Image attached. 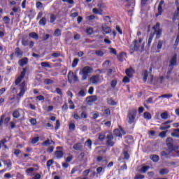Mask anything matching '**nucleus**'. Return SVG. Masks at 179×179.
<instances>
[{
	"instance_id": "f257e3e1",
	"label": "nucleus",
	"mask_w": 179,
	"mask_h": 179,
	"mask_svg": "<svg viewBox=\"0 0 179 179\" xmlns=\"http://www.w3.org/2000/svg\"><path fill=\"white\" fill-rule=\"evenodd\" d=\"M145 48V42H142V38L138 37V40H134L130 45L131 51H140L142 52Z\"/></svg>"
},
{
	"instance_id": "f03ea898",
	"label": "nucleus",
	"mask_w": 179,
	"mask_h": 179,
	"mask_svg": "<svg viewBox=\"0 0 179 179\" xmlns=\"http://www.w3.org/2000/svg\"><path fill=\"white\" fill-rule=\"evenodd\" d=\"M166 145L168 146V149L162 151L161 152V156L162 157H164L165 159H169L170 157V154L174 150V148L173 147V144L171 142H173V138H168L166 139Z\"/></svg>"
},
{
	"instance_id": "7ed1b4c3",
	"label": "nucleus",
	"mask_w": 179,
	"mask_h": 179,
	"mask_svg": "<svg viewBox=\"0 0 179 179\" xmlns=\"http://www.w3.org/2000/svg\"><path fill=\"white\" fill-rule=\"evenodd\" d=\"M90 73H93V68L86 66L81 69L79 72V75L82 76V80H86Z\"/></svg>"
},
{
	"instance_id": "20e7f679",
	"label": "nucleus",
	"mask_w": 179,
	"mask_h": 179,
	"mask_svg": "<svg viewBox=\"0 0 179 179\" xmlns=\"http://www.w3.org/2000/svg\"><path fill=\"white\" fill-rule=\"evenodd\" d=\"M136 109H131L129 111L127 116V121L128 124H135L136 118Z\"/></svg>"
},
{
	"instance_id": "39448f33",
	"label": "nucleus",
	"mask_w": 179,
	"mask_h": 179,
	"mask_svg": "<svg viewBox=\"0 0 179 179\" xmlns=\"http://www.w3.org/2000/svg\"><path fill=\"white\" fill-rule=\"evenodd\" d=\"M176 65H177V54L173 55V56L169 61V70L168 71V73L169 74L171 73Z\"/></svg>"
},
{
	"instance_id": "423d86ee",
	"label": "nucleus",
	"mask_w": 179,
	"mask_h": 179,
	"mask_svg": "<svg viewBox=\"0 0 179 179\" xmlns=\"http://www.w3.org/2000/svg\"><path fill=\"white\" fill-rule=\"evenodd\" d=\"M115 144L114 141V136L112 134H108L106 136V145L107 146L113 147Z\"/></svg>"
},
{
	"instance_id": "0eeeda50",
	"label": "nucleus",
	"mask_w": 179,
	"mask_h": 179,
	"mask_svg": "<svg viewBox=\"0 0 179 179\" xmlns=\"http://www.w3.org/2000/svg\"><path fill=\"white\" fill-rule=\"evenodd\" d=\"M67 78L69 83H73V82H78V76L74 74V73L72 71L69 72Z\"/></svg>"
},
{
	"instance_id": "6e6552de",
	"label": "nucleus",
	"mask_w": 179,
	"mask_h": 179,
	"mask_svg": "<svg viewBox=\"0 0 179 179\" xmlns=\"http://www.w3.org/2000/svg\"><path fill=\"white\" fill-rule=\"evenodd\" d=\"M153 30H155V34L157 36V38H160L162 36V29H160V23L157 22L154 27Z\"/></svg>"
},
{
	"instance_id": "1a4fd4ad",
	"label": "nucleus",
	"mask_w": 179,
	"mask_h": 179,
	"mask_svg": "<svg viewBox=\"0 0 179 179\" xmlns=\"http://www.w3.org/2000/svg\"><path fill=\"white\" fill-rule=\"evenodd\" d=\"M171 122H173V120H169L162 123L159 127V129H161V131H166V129H170V128H171V126H170V124H171Z\"/></svg>"
},
{
	"instance_id": "9d476101",
	"label": "nucleus",
	"mask_w": 179,
	"mask_h": 179,
	"mask_svg": "<svg viewBox=\"0 0 179 179\" xmlns=\"http://www.w3.org/2000/svg\"><path fill=\"white\" fill-rule=\"evenodd\" d=\"M90 81L92 85H99V83H101V80H100V76H92Z\"/></svg>"
},
{
	"instance_id": "9b49d317",
	"label": "nucleus",
	"mask_w": 179,
	"mask_h": 179,
	"mask_svg": "<svg viewBox=\"0 0 179 179\" xmlns=\"http://www.w3.org/2000/svg\"><path fill=\"white\" fill-rule=\"evenodd\" d=\"M26 83L23 82L20 85V93L18 94L19 97H23L24 96V93H26Z\"/></svg>"
},
{
	"instance_id": "f8f14e48",
	"label": "nucleus",
	"mask_w": 179,
	"mask_h": 179,
	"mask_svg": "<svg viewBox=\"0 0 179 179\" xmlns=\"http://www.w3.org/2000/svg\"><path fill=\"white\" fill-rule=\"evenodd\" d=\"M114 134L116 136L121 138L122 135H125V131L122 129V128L116 129L114 130Z\"/></svg>"
},
{
	"instance_id": "ddd939ff",
	"label": "nucleus",
	"mask_w": 179,
	"mask_h": 179,
	"mask_svg": "<svg viewBox=\"0 0 179 179\" xmlns=\"http://www.w3.org/2000/svg\"><path fill=\"white\" fill-rule=\"evenodd\" d=\"M94 101H97V96L96 95L88 96L87 98V103L88 104H92V103H94Z\"/></svg>"
},
{
	"instance_id": "4468645a",
	"label": "nucleus",
	"mask_w": 179,
	"mask_h": 179,
	"mask_svg": "<svg viewBox=\"0 0 179 179\" xmlns=\"http://www.w3.org/2000/svg\"><path fill=\"white\" fill-rule=\"evenodd\" d=\"M29 63V59L27 57H24L20 60H19L18 64L20 66H24V65H27Z\"/></svg>"
},
{
	"instance_id": "2eb2a0df",
	"label": "nucleus",
	"mask_w": 179,
	"mask_h": 179,
	"mask_svg": "<svg viewBox=\"0 0 179 179\" xmlns=\"http://www.w3.org/2000/svg\"><path fill=\"white\" fill-rule=\"evenodd\" d=\"M15 55L17 58H22V57H23V52L22 50H20V48H17L15 50Z\"/></svg>"
},
{
	"instance_id": "dca6fc26",
	"label": "nucleus",
	"mask_w": 179,
	"mask_h": 179,
	"mask_svg": "<svg viewBox=\"0 0 179 179\" xmlns=\"http://www.w3.org/2000/svg\"><path fill=\"white\" fill-rule=\"evenodd\" d=\"M164 3V0H161L159 6H158V13L156 15V16H159V15H162L163 12V4Z\"/></svg>"
},
{
	"instance_id": "f3484780",
	"label": "nucleus",
	"mask_w": 179,
	"mask_h": 179,
	"mask_svg": "<svg viewBox=\"0 0 179 179\" xmlns=\"http://www.w3.org/2000/svg\"><path fill=\"white\" fill-rule=\"evenodd\" d=\"M150 159H151V160H152V162L155 163H157V162L160 160V157H159L157 155H152L150 156Z\"/></svg>"
},
{
	"instance_id": "a211bd4d",
	"label": "nucleus",
	"mask_w": 179,
	"mask_h": 179,
	"mask_svg": "<svg viewBox=\"0 0 179 179\" xmlns=\"http://www.w3.org/2000/svg\"><path fill=\"white\" fill-rule=\"evenodd\" d=\"M102 30L103 31V34H108L111 33V28L106 25L102 27Z\"/></svg>"
},
{
	"instance_id": "6ab92c4d",
	"label": "nucleus",
	"mask_w": 179,
	"mask_h": 179,
	"mask_svg": "<svg viewBox=\"0 0 179 179\" xmlns=\"http://www.w3.org/2000/svg\"><path fill=\"white\" fill-rule=\"evenodd\" d=\"M3 163L5 166H7V169H9L10 170L12 169V162L10 159L4 160Z\"/></svg>"
},
{
	"instance_id": "aec40b11",
	"label": "nucleus",
	"mask_w": 179,
	"mask_h": 179,
	"mask_svg": "<svg viewBox=\"0 0 179 179\" xmlns=\"http://www.w3.org/2000/svg\"><path fill=\"white\" fill-rule=\"evenodd\" d=\"M20 113H22V109H18L17 110H15L13 113V116L14 118H19L20 117Z\"/></svg>"
},
{
	"instance_id": "412c9836",
	"label": "nucleus",
	"mask_w": 179,
	"mask_h": 179,
	"mask_svg": "<svg viewBox=\"0 0 179 179\" xmlns=\"http://www.w3.org/2000/svg\"><path fill=\"white\" fill-rule=\"evenodd\" d=\"M55 155L57 159H62V157H64V152H62V151L61 150H57L55 152Z\"/></svg>"
},
{
	"instance_id": "4be33fe9",
	"label": "nucleus",
	"mask_w": 179,
	"mask_h": 179,
	"mask_svg": "<svg viewBox=\"0 0 179 179\" xmlns=\"http://www.w3.org/2000/svg\"><path fill=\"white\" fill-rule=\"evenodd\" d=\"M179 18V6H177L176 10L173 14V20H177Z\"/></svg>"
},
{
	"instance_id": "5701e85b",
	"label": "nucleus",
	"mask_w": 179,
	"mask_h": 179,
	"mask_svg": "<svg viewBox=\"0 0 179 179\" xmlns=\"http://www.w3.org/2000/svg\"><path fill=\"white\" fill-rule=\"evenodd\" d=\"M171 136L174 138H179V129H175L173 132L171 133Z\"/></svg>"
},
{
	"instance_id": "b1692460",
	"label": "nucleus",
	"mask_w": 179,
	"mask_h": 179,
	"mask_svg": "<svg viewBox=\"0 0 179 179\" xmlns=\"http://www.w3.org/2000/svg\"><path fill=\"white\" fill-rule=\"evenodd\" d=\"M153 37H155V34H150L149 36L148 41V46L150 47L152 44V41H153Z\"/></svg>"
},
{
	"instance_id": "393cba45",
	"label": "nucleus",
	"mask_w": 179,
	"mask_h": 179,
	"mask_svg": "<svg viewBox=\"0 0 179 179\" xmlns=\"http://www.w3.org/2000/svg\"><path fill=\"white\" fill-rule=\"evenodd\" d=\"M52 143H55L54 141L51 140H46L42 143V146H50V145H52Z\"/></svg>"
},
{
	"instance_id": "a878e982",
	"label": "nucleus",
	"mask_w": 179,
	"mask_h": 179,
	"mask_svg": "<svg viewBox=\"0 0 179 179\" xmlns=\"http://www.w3.org/2000/svg\"><path fill=\"white\" fill-rule=\"evenodd\" d=\"M173 95L171 94H165L159 96V99H171Z\"/></svg>"
},
{
	"instance_id": "bb28decb",
	"label": "nucleus",
	"mask_w": 179,
	"mask_h": 179,
	"mask_svg": "<svg viewBox=\"0 0 179 179\" xmlns=\"http://www.w3.org/2000/svg\"><path fill=\"white\" fill-rule=\"evenodd\" d=\"M46 24H47V18H45V17H42L39 21L40 26H45Z\"/></svg>"
},
{
	"instance_id": "cd10ccee",
	"label": "nucleus",
	"mask_w": 179,
	"mask_h": 179,
	"mask_svg": "<svg viewBox=\"0 0 179 179\" xmlns=\"http://www.w3.org/2000/svg\"><path fill=\"white\" fill-rule=\"evenodd\" d=\"M29 37L31 38H34L35 40L38 39V34H37L36 32H31L29 34Z\"/></svg>"
},
{
	"instance_id": "c85d7f7f",
	"label": "nucleus",
	"mask_w": 179,
	"mask_h": 179,
	"mask_svg": "<svg viewBox=\"0 0 179 179\" xmlns=\"http://www.w3.org/2000/svg\"><path fill=\"white\" fill-rule=\"evenodd\" d=\"M145 120H152V115L149 112H145L143 114Z\"/></svg>"
},
{
	"instance_id": "c756f323",
	"label": "nucleus",
	"mask_w": 179,
	"mask_h": 179,
	"mask_svg": "<svg viewBox=\"0 0 179 179\" xmlns=\"http://www.w3.org/2000/svg\"><path fill=\"white\" fill-rule=\"evenodd\" d=\"M159 174L161 176H164L165 174H169V169H162L159 170Z\"/></svg>"
},
{
	"instance_id": "7c9ffc66",
	"label": "nucleus",
	"mask_w": 179,
	"mask_h": 179,
	"mask_svg": "<svg viewBox=\"0 0 179 179\" xmlns=\"http://www.w3.org/2000/svg\"><path fill=\"white\" fill-rule=\"evenodd\" d=\"M25 172H26L27 176H31V173L34 172V169L29 168L25 171Z\"/></svg>"
},
{
	"instance_id": "2f4dec72",
	"label": "nucleus",
	"mask_w": 179,
	"mask_h": 179,
	"mask_svg": "<svg viewBox=\"0 0 179 179\" xmlns=\"http://www.w3.org/2000/svg\"><path fill=\"white\" fill-rule=\"evenodd\" d=\"M75 150H80L82 149V145L80 143L75 144L73 147Z\"/></svg>"
},
{
	"instance_id": "473e14b6",
	"label": "nucleus",
	"mask_w": 179,
	"mask_h": 179,
	"mask_svg": "<svg viewBox=\"0 0 179 179\" xmlns=\"http://www.w3.org/2000/svg\"><path fill=\"white\" fill-rule=\"evenodd\" d=\"M99 140L101 141V142H103L104 139H106V134L101 133L99 134Z\"/></svg>"
},
{
	"instance_id": "72a5a7b5",
	"label": "nucleus",
	"mask_w": 179,
	"mask_h": 179,
	"mask_svg": "<svg viewBox=\"0 0 179 179\" xmlns=\"http://www.w3.org/2000/svg\"><path fill=\"white\" fill-rule=\"evenodd\" d=\"M125 57H127V55L124 52L121 53L119 56H118V59L119 61H120L121 62H122V61H124V58H125Z\"/></svg>"
},
{
	"instance_id": "f704fd0d",
	"label": "nucleus",
	"mask_w": 179,
	"mask_h": 179,
	"mask_svg": "<svg viewBox=\"0 0 179 179\" xmlns=\"http://www.w3.org/2000/svg\"><path fill=\"white\" fill-rule=\"evenodd\" d=\"M161 118L162 120H167L169 118V113L167 112H164L161 114Z\"/></svg>"
},
{
	"instance_id": "c9c22d12",
	"label": "nucleus",
	"mask_w": 179,
	"mask_h": 179,
	"mask_svg": "<svg viewBox=\"0 0 179 179\" xmlns=\"http://www.w3.org/2000/svg\"><path fill=\"white\" fill-rule=\"evenodd\" d=\"M95 54L97 55V57H103L104 55V52L103 50H96Z\"/></svg>"
},
{
	"instance_id": "e433bc0d",
	"label": "nucleus",
	"mask_w": 179,
	"mask_h": 179,
	"mask_svg": "<svg viewBox=\"0 0 179 179\" xmlns=\"http://www.w3.org/2000/svg\"><path fill=\"white\" fill-rule=\"evenodd\" d=\"M86 33L89 36H92V34H93V33H94L93 28H92V27L87 28Z\"/></svg>"
},
{
	"instance_id": "4c0bfd02",
	"label": "nucleus",
	"mask_w": 179,
	"mask_h": 179,
	"mask_svg": "<svg viewBox=\"0 0 179 179\" xmlns=\"http://www.w3.org/2000/svg\"><path fill=\"white\" fill-rule=\"evenodd\" d=\"M107 103L110 106H116L117 105V102L114 101V100H113L112 99H108L107 101Z\"/></svg>"
},
{
	"instance_id": "58836bf2",
	"label": "nucleus",
	"mask_w": 179,
	"mask_h": 179,
	"mask_svg": "<svg viewBox=\"0 0 179 179\" xmlns=\"http://www.w3.org/2000/svg\"><path fill=\"white\" fill-rule=\"evenodd\" d=\"M126 74L129 78H132V69H127L126 70Z\"/></svg>"
},
{
	"instance_id": "ea45409f",
	"label": "nucleus",
	"mask_w": 179,
	"mask_h": 179,
	"mask_svg": "<svg viewBox=\"0 0 179 179\" xmlns=\"http://www.w3.org/2000/svg\"><path fill=\"white\" fill-rule=\"evenodd\" d=\"M85 146H87L88 148L92 149V140L88 139L86 142H85Z\"/></svg>"
},
{
	"instance_id": "a19ab883",
	"label": "nucleus",
	"mask_w": 179,
	"mask_h": 179,
	"mask_svg": "<svg viewBox=\"0 0 179 179\" xmlns=\"http://www.w3.org/2000/svg\"><path fill=\"white\" fill-rule=\"evenodd\" d=\"M117 80H113L111 82H110V86L112 87V89H115V87L117 86Z\"/></svg>"
},
{
	"instance_id": "79ce46f5",
	"label": "nucleus",
	"mask_w": 179,
	"mask_h": 179,
	"mask_svg": "<svg viewBox=\"0 0 179 179\" xmlns=\"http://www.w3.org/2000/svg\"><path fill=\"white\" fill-rule=\"evenodd\" d=\"M148 76H149V73L148 71H145L143 73V81L146 82L148 80Z\"/></svg>"
},
{
	"instance_id": "37998d69",
	"label": "nucleus",
	"mask_w": 179,
	"mask_h": 179,
	"mask_svg": "<svg viewBox=\"0 0 179 179\" xmlns=\"http://www.w3.org/2000/svg\"><path fill=\"white\" fill-rule=\"evenodd\" d=\"M162 47H163V41H158V43L157 45V50H162Z\"/></svg>"
},
{
	"instance_id": "c03bdc74",
	"label": "nucleus",
	"mask_w": 179,
	"mask_h": 179,
	"mask_svg": "<svg viewBox=\"0 0 179 179\" xmlns=\"http://www.w3.org/2000/svg\"><path fill=\"white\" fill-rule=\"evenodd\" d=\"M69 128L70 131H75L76 126L75 125V123H70Z\"/></svg>"
},
{
	"instance_id": "a18cd8bd",
	"label": "nucleus",
	"mask_w": 179,
	"mask_h": 179,
	"mask_svg": "<svg viewBox=\"0 0 179 179\" xmlns=\"http://www.w3.org/2000/svg\"><path fill=\"white\" fill-rule=\"evenodd\" d=\"M57 20V17L54 14H50V23H54Z\"/></svg>"
},
{
	"instance_id": "49530a36",
	"label": "nucleus",
	"mask_w": 179,
	"mask_h": 179,
	"mask_svg": "<svg viewBox=\"0 0 179 179\" xmlns=\"http://www.w3.org/2000/svg\"><path fill=\"white\" fill-rule=\"evenodd\" d=\"M92 12L95 15H101V10H99L97 8H93Z\"/></svg>"
},
{
	"instance_id": "de8ad7c7",
	"label": "nucleus",
	"mask_w": 179,
	"mask_h": 179,
	"mask_svg": "<svg viewBox=\"0 0 179 179\" xmlns=\"http://www.w3.org/2000/svg\"><path fill=\"white\" fill-rule=\"evenodd\" d=\"M22 80H23V77H22L21 76H18L15 80V85H19V83H20Z\"/></svg>"
},
{
	"instance_id": "09e8293b",
	"label": "nucleus",
	"mask_w": 179,
	"mask_h": 179,
	"mask_svg": "<svg viewBox=\"0 0 179 179\" xmlns=\"http://www.w3.org/2000/svg\"><path fill=\"white\" fill-rule=\"evenodd\" d=\"M44 83L45 85H52V83H54V81L51 79L47 78L45 80Z\"/></svg>"
},
{
	"instance_id": "8fccbe9b",
	"label": "nucleus",
	"mask_w": 179,
	"mask_h": 179,
	"mask_svg": "<svg viewBox=\"0 0 179 179\" xmlns=\"http://www.w3.org/2000/svg\"><path fill=\"white\" fill-rule=\"evenodd\" d=\"M41 66H43V68H51V65H50L47 62H41Z\"/></svg>"
},
{
	"instance_id": "3c124183",
	"label": "nucleus",
	"mask_w": 179,
	"mask_h": 179,
	"mask_svg": "<svg viewBox=\"0 0 179 179\" xmlns=\"http://www.w3.org/2000/svg\"><path fill=\"white\" fill-rule=\"evenodd\" d=\"M150 166H144L141 168V173H145L146 171H148V170H149Z\"/></svg>"
},
{
	"instance_id": "603ef678",
	"label": "nucleus",
	"mask_w": 179,
	"mask_h": 179,
	"mask_svg": "<svg viewBox=\"0 0 179 179\" xmlns=\"http://www.w3.org/2000/svg\"><path fill=\"white\" fill-rule=\"evenodd\" d=\"M55 36H56V37H59V36H61V30L59 29H57L55 31Z\"/></svg>"
},
{
	"instance_id": "864d4df0",
	"label": "nucleus",
	"mask_w": 179,
	"mask_h": 179,
	"mask_svg": "<svg viewBox=\"0 0 179 179\" xmlns=\"http://www.w3.org/2000/svg\"><path fill=\"white\" fill-rule=\"evenodd\" d=\"M26 72H27V68H24L22 71L21 72L20 76L22 78H24V76L26 75Z\"/></svg>"
},
{
	"instance_id": "5fc2aeb1",
	"label": "nucleus",
	"mask_w": 179,
	"mask_h": 179,
	"mask_svg": "<svg viewBox=\"0 0 179 179\" xmlns=\"http://www.w3.org/2000/svg\"><path fill=\"white\" fill-rule=\"evenodd\" d=\"M145 176L142 174H136V176L134 177V179H144Z\"/></svg>"
},
{
	"instance_id": "6e6d98bb",
	"label": "nucleus",
	"mask_w": 179,
	"mask_h": 179,
	"mask_svg": "<svg viewBox=\"0 0 179 179\" xmlns=\"http://www.w3.org/2000/svg\"><path fill=\"white\" fill-rule=\"evenodd\" d=\"M36 8L37 9H43V3L40 1L36 2Z\"/></svg>"
},
{
	"instance_id": "4d7b16f0",
	"label": "nucleus",
	"mask_w": 179,
	"mask_h": 179,
	"mask_svg": "<svg viewBox=\"0 0 179 179\" xmlns=\"http://www.w3.org/2000/svg\"><path fill=\"white\" fill-rule=\"evenodd\" d=\"M52 57H53V58H58V57H61V53L58 52L52 53Z\"/></svg>"
},
{
	"instance_id": "13d9d810",
	"label": "nucleus",
	"mask_w": 179,
	"mask_h": 179,
	"mask_svg": "<svg viewBox=\"0 0 179 179\" xmlns=\"http://www.w3.org/2000/svg\"><path fill=\"white\" fill-rule=\"evenodd\" d=\"M45 98L43 95H39V96H36V100H38V101H43L45 100Z\"/></svg>"
},
{
	"instance_id": "bf43d9fd",
	"label": "nucleus",
	"mask_w": 179,
	"mask_h": 179,
	"mask_svg": "<svg viewBox=\"0 0 179 179\" xmlns=\"http://www.w3.org/2000/svg\"><path fill=\"white\" fill-rule=\"evenodd\" d=\"M22 45H24V47H26L27 45H29V41H27V40L23 38V39L22 40Z\"/></svg>"
},
{
	"instance_id": "052dcab7",
	"label": "nucleus",
	"mask_w": 179,
	"mask_h": 179,
	"mask_svg": "<svg viewBox=\"0 0 179 179\" xmlns=\"http://www.w3.org/2000/svg\"><path fill=\"white\" fill-rule=\"evenodd\" d=\"M38 141H40V138L34 137V138H32L31 143H33V144L37 143V142H38Z\"/></svg>"
},
{
	"instance_id": "680f3d73",
	"label": "nucleus",
	"mask_w": 179,
	"mask_h": 179,
	"mask_svg": "<svg viewBox=\"0 0 179 179\" xmlns=\"http://www.w3.org/2000/svg\"><path fill=\"white\" fill-rule=\"evenodd\" d=\"M78 62H79V59H74L73 64H72V67L75 68V66H76V65H78Z\"/></svg>"
},
{
	"instance_id": "e2e57ef3",
	"label": "nucleus",
	"mask_w": 179,
	"mask_h": 179,
	"mask_svg": "<svg viewBox=\"0 0 179 179\" xmlns=\"http://www.w3.org/2000/svg\"><path fill=\"white\" fill-rule=\"evenodd\" d=\"M54 164V160L50 159L47 162V166L48 167H51V165Z\"/></svg>"
},
{
	"instance_id": "0e129e2a",
	"label": "nucleus",
	"mask_w": 179,
	"mask_h": 179,
	"mask_svg": "<svg viewBox=\"0 0 179 179\" xmlns=\"http://www.w3.org/2000/svg\"><path fill=\"white\" fill-rule=\"evenodd\" d=\"M167 131H162L159 134V136H160V138H166Z\"/></svg>"
},
{
	"instance_id": "69168bd1",
	"label": "nucleus",
	"mask_w": 179,
	"mask_h": 179,
	"mask_svg": "<svg viewBox=\"0 0 179 179\" xmlns=\"http://www.w3.org/2000/svg\"><path fill=\"white\" fill-rule=\"evenodd\" d=\"M30 123L31 124V125H36V124H37V120L34 118H31L30 120Z\"/></svg>"
},
{
	"instance_id": "338daca9",
	"label": "nucleus",
	"mask_w": 179,
	"mask_h": 179,
	"mask_svg": "<svg viewBox=\"0 0 179 179\" xmlns=\"http://www.w3.org/2000/svg\"><path fill=\"white\" fill-rule=\"evenodd\" d=\"M104 20L106 22V23H111V18H110L108 16L105 17Z\"/></svg>"
},
{
	"instance_id": "774afa93",
	"label": "nucleus",
	"mask_w": 179,
	"mask_h": 179,
	"mask_svg": "<svg viewBox=\"0 0 179 179\" xmlns=\"http://www.w3.org/2000/svg\"><path fill=\"white\" fill-rule=\"evenodd\" d=\"M3 22H5V23H9V22H10V19H9V17H4L3 18Z\"/></svg>"
}]
</instances>
